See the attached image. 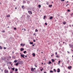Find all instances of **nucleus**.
Segmentation results:
<instances>
[{
	"label": "nucleus",
	"mask_w": 73,
	"mask_h": 73,
	"mask_svg": "<svg viewBox=\"0 0 73 73\" xmlns=\"http://www.w3.org/2000/svg\"><path fill=\"white\" fill-rule=\"evenodd\" d=\"M4 73H9V72H8V70H4Z\"/></svg>",
	"instance_id": "nucleus-1"
},
{
	"label": "nucleus",
	"mask_w": 73,
	"mask_h": 73,
	"mask_svg": "<svg viewBox=\"0 0 73 73\" xmlns=\"http://www.w3.org/2000/svg\"><path fill=\"white\" fill-rule=\"evenodd\" d=\"M19 64H22V61H19L18 62Z\"/></svg>",
	"instance_id": "nucleus-2"
},
{
	"label": "nucleus",
	"mask_w": 73,
	"mask_h": 73,
	"mask_svg": "<svg viewBox=\"0 0 73 73\" xmlns=\"http://www.w3.org/2000/svg\"><path fill=\"white\" fill-rule=\"evenodd\" d=\"M28 13H29V15H32V11H28Z\"/></svg>",
	"instance_id": "nucleus-3"
},
{
	"label": "nucleus",
	"mask_w": 73,
	"mask_h": 73,
	"mask_svg": "<svg viewBox=\"0 0 73 73\" xmlns=\"http://www.w3.org/2000/svg\"><path fill=\"white\" fill-rule=\"evenodd\" d=\"M21 57H23V58H25V55L23 54H21Z\"/></svg>",
	"instance_id": "nucleus-4"
},
{
	"label": "nucleus",
	"mask_w": 73,
	"mask_h": 73,
	"mask_svg": "<svg viewBox=\"0 0 73 73\" xmlns=\"http://www.w3.org/2000/svg\"><path fill=\"white\" fill-rule=\"evenodd\" d=\"M69 46H70L71 48H73V45L70 44L69 45Z\"/></svg>",
	"instance_id": "nucleus-5"
},
{
	"label": "nucleus",
	"mask_w": 73,
	"mask_h": 73,
	"mask_svg": "<svg viewBox=\"0 0 73 73\" xmlns=\"http://www.w3.org/2000/svg\"><path fill=\"white\" fill-rule=\"evenodd\" d=\"M58 70H57L56 72L58 73H59V72H60V70L59 68H58Z\"/></svg>",
	"instance_id": "nucleus-6"
},
{
	"label": "nucleus",
	"mask_w": 73,
	"mask_h": 73,
	"mask_svg": "<svg viewBox=\"0 0 73 73\" xmlns=\"http://www.w3.org/2000/svg\"><path fill=\"white\" fill-rule=\"evenodd\" d=\"M25 45V44H24L23 43H21V45L22 46H24Z\"/></svg>",
	"instance_id": "nucleus-7"
},
{
	"label": "nucleus",
	"mask_w": 73,
	"mask_h": 73,
	"mask_svg": "<svg viewBox=\"0 0 73 73\" xmlns=\"http://www.w3.org/2000/svg\"><path fill=\"white\" fill-rule=\"evenodd\" d=\"M31 70L32 72L34 71V69H33V68H31Z\"/></svg>",
	"instance_id": "nucleus-8"
},
{
	"label": "nucleus",
	"mask_w": 73,
	"mask_h": 73,
	"mask_svg": "<svg viewBox=\"0 0 73 73\" xmlns=\"http://www.w3.org/2000/svg\"><path fill=\"white\" fill-rule=\"evenodd\" d=\"M53 18V17L52 16H51L49 18V19L50 20H52V19Z\"/></svg>",
	"instance_id": "nucleus-9"
},
{
	"label": "nucleus",
	"mask_w": 73,
	"mask_h": 73,
	"mask_svg": "<svg viewBox=\"0 0 73 73\" xmlns=\"http://www.w3.org/2000/svg\"><path fill=\"white\" fill-rule=\"evenodd\" d=\"M27 18H28L29 19V18H30V16H29L28 15H27Z\"/></svg>",
	"instance_id": "nucleus-10"
},
{
	"label": "nucleus",
	"mask_w": 73,
	"mask_h": 73,
	"mask_svg": "<svg viewBox=\"0 0 73 73\" xmlns=\"http://www.w3.org/2000/svg\"><path fill=\"white\" fill-rule=\"evenodd\" d=\"M70 68H72V66H68V69H70Z\"/></svg>",
	"instance_id": "nucleus-11"
},
{
	"label": "nucleus",
	"mask_w": 73,
	"mask_h": 73,
	"mask_svg": "<svg viewBox=\"0 0 73 73\" xmlns=\"http://www.w3.org/2000/svg\"><path fill=\"white\" fill-rule=\"evenodd\" d=\"M24 48H21L20 49L21 51V52H22L23 50H24Z\"/></svg>",
	"instance_id": "nucleus-12"
},
{
	"label": "nucleus",
	"mask_w": 73,
	"mask_h": 73,
	"mask_svg": "<svg viewBox=\"0 0 73 73\" xmlns=\"http://www.w3.org/2000/svg\"><path fill=\"white\" fill-rule=\"evenodd\" d=\"M1 58L2 59H1V60H5V58H3V57H2Z\"/></svg>",
	"instance_id": "nucleus-13"
},
{
	"label": "nucleus",
	"mask_w": 73,
	"mask_h": 73,
	"mask_svg": "<svg viewBox=\"0 0 73 73\" xmlns=\"http://www.w3.org/2000/svg\"><path fill=\"white\" fill-rule=\"evenodd\" d=\"M70 15L71 17H73V13H71L70 14Z\"/></svg>",
	"instance_id": "nucleus-14"
},
{
	"label": "nucleus",
	"mask_w": 73,
	"mask_h": 73,
	"mask_svg": "<svg viewBox=\"0 0 73 73\" xmlns=\"http://www.w3.org/2000/svg\"><path fill=\"white\" fill-rule=\"evenodd\" d=\"M23 4H25V3H26V1L23 0Z\"/></svg>",
	"instance_id": "nucleus-15"
},
{
	"label": "nucleus",
	"mask_w": 73,
	"mask_h": 73,
	"mask_svg": "<svg viewBox=\"0 0 73 73\" xmlns=\"http://www.w3.org/2000/svg\"><path fill=\"white\" fill-rule=\"evenodd\" d=\"M7 17H10V15H7Z\"/></svg>",
	"instance_id": "nucleus-16"
},
{
	"label": "nucleus",
	"mask_w": 73,
	"mask_h": 73,
	"mask_svg": "<svg viewBox=\"0 0 73 73\" xmlns=\"http://www.w3.org/2000/svg\"><path fill=\"white\" fill-rule=\"evenodd\" d=\"M33 55L34 57H35V53H33Z\"/></svg>",
	"instance_id": "nucleus-17"
},
{
	"label": "nucleus",
	"mask_w": 73,
	"mask_h": 73,
	"mask_svg": "<svg viewBox=\"0 0 73 73\" xmlns=\"http://www.w3.org/2000/svg\"><path fill=\"white\" fill-rule=\"evenodd\" d=\"M69 62H70V61L69 60L67 61V64H69Z\"/></svg>",
	"instance_id": "nucleus-18"
},
{
	"label": "nucleus",
	"mask_w": 73,
	"mask_h": 73,
	"mask_svg": "<svg viewBox=\"0 0 73 73\" xmlns=\"http://www.w3.org/2000/svg\"><path fill=\"white\" fill-rule=\"evenodd\" d=\"M51 60H52V62H54V59H51Z\"/></svg>",
	"instance_id": "nucleus-19"
},
{
	"label": "nucleus",
	"mask_w": 73,
	"mask_h": 73,
	"mask_svg": "<svg viewBox=\"0 0 73 73\" xmlns=\"http://www.w3.org/2000/svg\"><path fill=\"white\" fill-rule=\"evenodd\" d=\"M30 44H31V45H32V44H33V42H30Z\"/></svg>",
	"instance_id": "nucleus-20"
},
{
	"label": "nucleus",
	"mask_w": 73,
	"mask_h": 73,
	"mask_svg": "<svg viewBox=\"0 0 73 73\" xmlns=\"http://www.w3.org/2000/svg\"><path fill=\"white\" fill-rule=\"evenodd\" d=\"M38 8H41V6L40 5H38Z\"/></svg>",
	"instance_id": "nucleus-21"
},
{
	"label": "nucleus",
	"mask_w": 73,
	"mask_h": 73,
	"mask_svg": "<svg viewBox=\"0 0 73 73\" xmlns=\"http://www.w3.org/2000/svg\"><path fill=\"white\" fill-rule=\"evenodd\" d=\"M17 70H18V69H17V68H15V72H17Z\"/></svg>",
	"instance_id": "nucleus-22"
},
{
	"label": "nucleus",
	"mask_w": 73,
	"mask_h": 73,
	"mask_svg": "<svg viewBox=\"0 0 73 73\" xmlns=\"http://www.w3.org/2000/svg\"><path fill=\"white\" fill-rule=\"evenodd\" d=\"M54 71L55 72H56V69H54L53 70V71L54 72Z\"/></svg>",
	"instance_id": "nucleus-23"
},
{
	"label": "nucleus",
	"mask_w": 73,
	"mask_h": 73,
	"mask_svg": "<svg viewBox=\"0 0 73 73\" xmlns=\"http://www.w3.org/2000/svg\"><path fill=\"white\" fill-rule=\"evenodd\" d=\"M11 69H12V70H13V71H14V70H15V68H12Z\"/></svg>",
	"instance_id": "nucleus-24"
},
{
	"label": "nucleus",
	"mask_w": 73,
	"mask_h": 73,
	"mask_svg": "<svg viewBox=\"0 0 73 73\" xmlns=\"http://www.w3.org/2000/svg\"><path fill=\"white\" fill-rule=\"evenodd\" d=\"M27 4H29L30 3V1H28L27 2Z\"/></svg>",
	"instance_id": "nucleus-25"
},
{
	"label": "nucleus",
	"mask_w": 73,
	"mask_h": 73,
	"mask_svg": "<svg viewBox=\"0 0 73 73\" xmlns=\"http://www.w3.org/2000/svg\"><path fill=\"white\" fill-rule=\"evenodd\" d=\"M15 64L16 65V66H17L19 64L18 63H16Z\"/></svg>",
	"instance_id": "nucleus-26"
},
{
	"label": "nucleus",
	"mask_w": 73,
	"mask_h": 73,
	"mask_svg": "<svg viewBox=\"0 0 73 73\" xmlns=\"http://www.w3.org/2000/svg\"><path fill=\"white\" fill-rule=\"evenodd\" d=\"M50 73H53V71L52 70H50Z\"/></svg>",
	"instance_id": "nucleus-27"
},
{
	"label": "nucleus",
	"mask_w": 73,
	"mask_h": 73,
	"mask_svg": "<svg viewBox=\"0 0 73 73\" xmlns=\"http://www.w3.org/2000/svg\"><path fill=\"white\" fill-rule=\"evenodd\" d=\"M3 49V48L1 47V46H0V49Z\"/></svg>",
	"instance_id": "nucleus-28"
},
{
	"label": "nucleus",
	"mask_w": 73,
	"mask_h": 73,
	"mask_svg": "<svg viewBox=\"0 0 73 73\" xmlns=\"http://www.w3.org/2000/svg\"><path fill=\"white\" fill-rule=\"evenodd\" d=\"M67 11L68 12H70V10L69 9H68L67 10Z\"/></svg>",
	"instance_id": "nucleus-29"
},
{
	"label": "nucleus",
	"mask_w": 73,
	"mask_h": 73,
	"mask_svg": "<svg viewBox=\"0 0 73 73\" xmlns=\"http://www.w3.org/2000/svg\"><path fill=\"white\" fill-rule=\"evenodd\" d=\"M22 8H23V9H24V5H23L22 7Z\"/></svg>",
	"instance_id": "nucleus-30"
},
{
	"label": "nucleus",
	"mask_w": 73,
	"mask_h": 73,
	"mask_svg": "<svg viewBox=\"0 0 73 73\" xmlns=\"http://www.w3.org/2000/svg\"><path fill=\"white\" fill-rule=\"evenodd\" d=\"M26 52H27V51H25L23 52V53H24V54L26 53Z\"/></svg>",
	"instance_id": "nucleus-31"
},
{
	"label": "nucleus",
	"mask_w": 73,
	"mask_h": 73,
	"mask_svg": "<svg viewBox=\"0 0 73 73\" xmlns=\"http://www.w3.org/2000/svg\"><path fill=\"white\" fill-rule=\"evenodd\" d=\"M49 7H52V5H49Z\"/></svg>",
	"instance_id": "nucleus-32"
},
{
	"label": "nucleus",
	"mask_w": 73,
	"mask_h": 73,
	"mask_svg": "<svg viewBox=\"0 0 73 73\" xmlns=\"http://www.w3.org/2000/svg\"><path fill=\"white\" fill-rule=\"evenodd\" d=\"M52 63V62L50 61H49V62L48 63L49 64H51Z\"/></svg>",
	"instance_id": "nucleus-33"
},
{
	"label": "nucleus",
	"mask_w": 73,
	"mask_h": 73,
	"mask_svg": "<svg viewBox=\"0 0 73 73\" xmlns=\"http://www.w3.org/2000/svg\"><path fill=\"white\" fill-rule=\"evenodd\" d=\"M60 62H61V61L60 60L58 61V65L60 64Z\"/></svg>",
	"instance_id": "nucleus-34"
},
{
	"label": "nucleus",
	"mask_w": 73,
	"mask_h": 73,
	"mask_svg": "<svg viewBox=\"0 0 73 73\" xmlns=\"http://www.w3.org/2000/svg\"><path fill=\"white\" fill-rule=\"evenodd\" d=\"M14 62H15V63H16V62H17V60H15L14 61Z\"/></svg>",
	"instance_id": "nucleus-35"
},
{
	"label": "nucleus",
	"mask_w": 73,
	"mask_h": 73,
	"mask_svg": "<svg viewBox=\"0 0 73 73\" xmlns=\"http://www.w3.org/2000/svg\"><path fill=\"white\" fill-rule=\"evenodd\" d=\"M12 58H15V57L14 56H12Z\"/></svg>",
	"instance_id": "nucleus-36"
},
{
	"label": "nucleus",
	"mask_w": 73,
	"mask_h": 73,
	"mask_svg": "<svg viewBox=\"0 0 73 73\" xmlns=\"http://www.w3.org/2000/svg\"><path fill=\"white\" fill-rule=\"evenodd\" d=\"M45 25H48V24L46 23H45Z\"/></svg>",
	"instance_id": "nucleus-37"
},
{
	"label": "nucleus",
	"mask_w": 73,
	"mask_h": 73,
	"mask_svg": "<svg viewBox=\"0 0 73 73\" xmlns=\"http://www.w3.org/2000/svg\"><path fill=\"white\" fill-rule=\"evenodd\" d=\"M16 29H17L15 27L14 28V30H16Z\"/></svg>",
	"instance_id": "nucleus-38"
},
{
	"label": "nucleus",
	"mask_w": 73,
	"mask_h": 73,
	"mask_svg": "<svg viewBox=\"0 0 73 73\" xmlns=\"http://www.w3.org/2000/svg\"><path fill=\"white\" fill-rule=\"evenodd\" d=\"M46 18V16H44L43 19H44Z\"/></svg>",
	"instance_id": "nucleus-39"
},
{
	"label": "nucleus",
	"mask_w": 73,
	"mask_h": 73,
	"mask_svg": "<svg viewBox=\"0 0 73 73\" xmlns=\"http://www.w3.org/2000/svg\"><path fill=\"white\" fill-rule=\"evenodd\" d=\"M35 32H38V30H37V29H35Z\"/></svg>",
	"instance_id": "nucleus-40"
},
{
	"label": "nucleus",
	"mask_w": 73,
	"mask_h": 73,
	"mask_svg": "<svg viewBox=\"0 0 73 73\" xmlns=\"http://www.w3.org/2000/svg\"><path fill=\"white\" fill-rule=\"evenodd\" d=\"M56 57H57V58H59V56H58V55H57L56 56Z\"/></svg>",
	"instance_id": "nucleus-41"
},
{
	"label": "nucleus",
	"mask_w": 73,
	"mask_h": 73,
	"mask_svg": "<svg viewBox=\"0 0 73 73\" xmlns=\"http://www.w3.org/2000/svg\"><path fill=\"white\" fill-rule=\"evenodd\" d=\"M63 24H66V22H64L63 23Z\"/></svg>",
	"instance_id": "nucleus-42"
},
{
	"label": "nucleus",
	"mask_w": 73,
	"mask_h": 73,
	"mask_svg": "<svg viewBox=\"0 0 73 73\" xmlns=\"http://www.w3.org/2000/svg\"><path fill=\"white\" fill-rule=\"evenodd\" d=\"M33 35H34V36H36V34H35V33L33 34Z\"/></svg>",
	"instance_id": "nucleus-43"
},
{
	"label": "nucleus",
	"mask_w": 73,
	"mask_h": 73,
	"mask_svg": "<svg viewBox=\"0 0 73 73\" xmlns=\"http://www.w3.org/2000/svg\"><path fill=\"white\" fill-rule=\"evenodd\" d=\"M42 70H43V68L40 70V71H42Z\"/></svg>",
	"instance_id": "nucleus-44"
},
{
	"label": "nucleus",
	"mask_w": 73,
	"mask_h": 73,
	"mask_svg": "<svg viewBox=\"0 0 73 73\" xmlns=\"http://www.w3.org/2000/svg\"><path fill=\"white\" fill-rule=\"evenodd\" d=\"M65 0H61V1H64Z\"/></svg>",
	"instance_id": "nucleus-45"
},
{
	"label": "nucleus",
	"mask_w": 73,
	"mask_h": 73,
	"mask_svg": "<svg viewBox=\"0 0 73 73\" xmlns=\"http://www.w3.org/2000/svg\"><path fill=\"white\" fill-rule=\"evenodd\" d=\"M4 49H6V47H4Z\"/></svg>",
	"instance_id": "nucleus-46"
},
{
	"label": "nucleus",
	"mask_w": 73,
	"mask_h": 73,
	"mask_svg": "<svg viewBox=\"0 0 73 73\" xmlns=\"http://www.w3.org/2000/svg\"><path fill=\"white\" fill-rule=\"evenodd\" d=\"M24 31H26V30L25 29H24Z\"/></svg>",
	"instance_id": "nucleus-47"
},
{
	"label": "nucleus",
	"mask_w": 73,
	"mask_h": 73,
	"mask_svg": "<svg viewBox=\"0 0 73 73\" xmlns=\"http://www.w3.org/2000/svg\"><path fill=\"white\" fill-rule=\"evenodd\" d=\"M55 54H57V52H55Z\"/></svg>",
	"instance_id": "nucleus-48"
},
{
	"label": "nucleus",
	"mask_w": 73,
	"mask_h": 73,
	"mask_svg": "<svg viewBox=\"0 0 73 73\" xmlns=\"http://www.w3.org/2000/svg\"><path fill=\"white\" fill-rule=\"evenodd\" d=\"M33 41H34V42H35V39H34V40H33Z\"/></svg>",
	"instance_id": "nucleus-49"
},
{
	"label": "nucleus",
	"mask_w": 73,
	"mask_h": 73,
	"mask_svg": "<svg viewBox=\"0 0 73 73\" xmlns=\"http://www.w3.org/2000/svg\"><path fill=\"white\" fill-rule=\"evenodd\" d=\"M53 56H54V54H52V55H51V57H52Z\"/></svg>",
	"instance_id": "nucleus-50"
},
{
	"label": "nucleus",
	"mask_w": 73,
	"mask_h": 73,
	"mask_svg": "<svg viewBox=\"0 0 73 73\" xmlns=\"http://www.w3.org/2000/svg\"><path fill=\"white\" fill-rule=\"evenodd\" d=\"M8 69H9L10 70V69H11V68H9V66Z\"/></svg>",
	"instance_id": "nucleus-51"
},
{
	"label": "nucleus",
	"mask_w": 73,
	"mask_h": 73,
	"mask_svg": "<svg viewBox=\"0 0 73 73\" xmlns=\"http://www.w3.org/2000/svg\"><path fill=\"white\" fill-rule=\"evenodd\" d=\"M68 5H69V4H67V5H66V7H68Z\"/></svg>",
	"instance_id": "nucleus-52"
},
{
	"label": "nucleus",
	"mask_w": 73,
	"mask_h": 73,
	"mask_svg": "<svg viewBox=\"0 0 73 73\" xmlns=\"http://www.w3.org/2000/svg\"><path fill=\"white\" fill-rule=\"evenodd\" d=\"M2 32H5V31H2Z\"/></svg>",
	"instance_id": "nucleus-53"
},
{
	"label": "nucleus",
	"mask_w": 73,
	"mask_h": 73,
	"mask_svg": "<svg viewBox=\"0 0 73 73\" xmlns=\"http://www.w3.org/2000/svg\"><path fill=\"white\" fill-rule=\"evenodd\" d=\"M12 65H13V64L12 63L11 64V66H12Z\"/></svg>",
	"instance_id": "nucleus-54"
},
{
	"label": "nucleus",
	"mask_w": 73,
	"mask_h": 73,
	"mask_svg": "<svg viewBox=\"0 0 73 73\" xmlns=\"http://www.w3.org/2000/svg\"><path fill=\"white\" fill-rule=\"evenodd\" d=\"M9 58H11V56L9 57Z\"/></svg>",
	"instance_id": "nucleus-55"
},
{
	"label": "nucleus",
	"mask_w": 73,
	"mask_h": 73,
	"mask_svg": "<svg viewBox=\"0 0 73 73\" xmlns=\"http://www.w3.org/2000/svg\"><path fill=\"white\" fill-rule=\"evenodd\" d=\"M9 64H11V62H9Z\"/></svg>",
	"instance_id": "nucleus-56"
},
{
	"label": "nucleus",
	"mask_w": 73,
	"mask_h": 73,
	"mask_svg": "<svg viewBox=\"0 0 73 73\" xmlns=\"http://www.w3.org/2000/svg\"><path fill=\"white\" fill-rule=\"evenodd\" d=\"M67 52H68V53H69V51H68Z\"/></svg>",
	"instance_id": "nucleus-57"
},
{
	"label": "nucleus",
	"mask_w": 73,
	"mask_h": 73,
	"mask_svg": "<svg viewBox=\"0 0 73 73\" xmlns=\"http://www.w3.org/2000/svg\"><path fill=\"white\" fill-rule=\"evenodd\" d=\"M15 9H17V7H15Z\"/></svg>",
	"instance_id": "nucleus-58"
},
{
	"label": "nucleus",
	"mask_w": 73,
	"mask_h": 73,
	"mask_svg": "<svg viewBox=\"0 0 73 73\" xmlns=\"http://www.w3.org/2000/svg\"><path fill=\"white\" fill-rule=\"evenodd\" d=\"M32 46H35V45H34V44H33Z\"/></svg>",
	"instance_id": "nucleus-59"
},
{
	"label": "nucleus",
	"mask_w": 73,
	"mask_h": 73,
	"mask_svg": "<svg viewBox=\"0 0 73 73\" xmlns=\"http://www.w3.org/2000/svg\"><path fill=\"white\" fill-rule=\"evenodd\" d=\"M36 40H38V39H36Z\"/></svg>",
	"instance_id": "nucleus-60"
},
{
	"label": "nucleus",
	"mask_w": 73,
	"mask_h": 73,
	"mask_svg": "<svg viewBox=\"0 0 73 73\" xmlns=\"http://www.w3.org/2000/svg\"><path fill=\"white\" fill-rule=\"evenodd\" d=\"M25 57H27V55L25 56Z\"/></svg>",
	"instance_id": "nucleus-61"
},
{
	"label": "nucleus",
	"mask_w": 73,
	"mask_h": 73,
	"mask_svg": "<svg viewBox=\"0 0 73 73\" xmlns=\"http://www.w3.org/2000/svg\"><path fill=\"white\" fill-rule=\"evenodd\" d=\"M66 2V3H68V1H67V2Z\"/></svg>",
	"instance_id": "nucleus-62"
},
{
	"label": "nucleus",
	"mask_w": 73,
	"mask_h": 73,
	"mask_svg": "<svg viewBox=\"0 0 73 73\" xmlns=\"http://www.w3.org/2000/svg\"><path fill=\"white\" fill-rule=\"evenodd\" d=\"M44 73H46V72H44Z\"/></svg>",
	"instance_id": "nucleus-63"
},
{
	"label": "nucleus",
	"mask_w": 73,
	"mask_h": 73,
	"mask_svg": "<svg viewBox=\"0 0 73 73\" xmlns=\"http://www.w3.org/2000/svg\"><path fill=\"white\" fill-rule=\"evenodd\" d=\"M10 73H12V72H11Z\"/></svg>",
	"instance_id": "nucleus-64"
}]
</instances>
